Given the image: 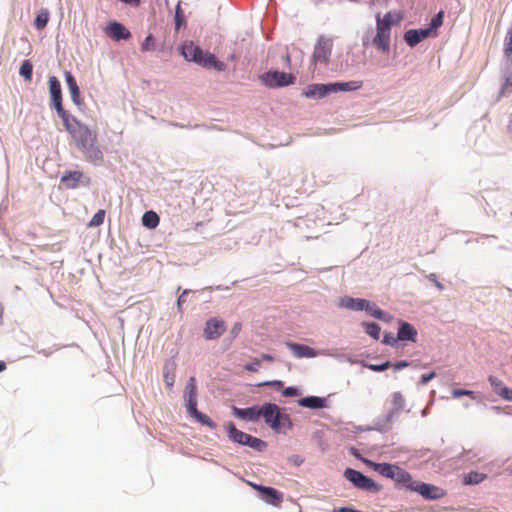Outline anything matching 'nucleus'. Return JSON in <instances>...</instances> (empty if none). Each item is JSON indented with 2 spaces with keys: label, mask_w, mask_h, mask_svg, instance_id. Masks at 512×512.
I'll list each match as a JSON object with an SVG mask.
<instances>
[{
  "label": "nucleus",
  "mask_w": 512,
  "mask_h": 512,
  "mask_svg": "<svg viewBox=\"0 0 512 512\" xmlns=\"http://www.w3.org/2000/svg\"><path fill=\"white\" fill-rule=\"evenodd\" d=\"M332 41L327 38H319L312 55L314 64L326 63L331 55Z\"/></svg>",
  "instance_id": "11"
},
{
  "label": "nucleus",
  "mask_w": 512,
  "mask_h": 512,
  "mask_svg": "<svg viewBox=\"0 0 512 512\" xmlns=\"http://www.w3.org/2000/svg\"><path fill=\"white\" fill-rule=\"evenodd\" d=\"M164 382L169 389H172L175 383V366L174 364L165 365L164 367Z\"/></svg>",
  "instance_id": "30"
},
{
  "label": "nucleus",
  "mask_w": 512,
  "mask_h": 512,
  "mask_svg": "<svg viewBox=\"0 0 512 512\" xmlns=\"http://www.w3.org/2000/svg\"><path fill=\"white\" fill-rule=\"evenodd\" d=\"M260 360L267 361V362H273L274 361V357L272 355H270V354H262Z\"/></svg>",
  "instance_id": "52"
},
{
  "label": "nucleus",
  "mask_w": 512,
  "mask_h": 512,
  "mask_svg": "<svg viewBox=\"0 0 512 512\" xmlns=\"http://www.w3.org/2000/svg\"><path fill=\"white\" fill-rule=\"evenodd\" d=\"M184 398L186 399L187 410H195L197 406V386L195 377H190L185 390Z\"/></svg>",
  "instance_id": "17"
},
{
  "label": "nucleus",
  "mask_w": 512,
  "mask_h": 512,
  "mask_svg": "<svg viewBox=\"0 0 512 512\" xmlns=\"http://www.w3.org/2000/svg\"><path fill=\"white\" fill-rule=\"evenodd\" d=\"M80 150L90 162L99 164L103 160V154L96 145V142L89 143L86 147H82Z\"/></svg>",
  "instance_id": "23"
},
{
  "label": "nucleus",
  "mask_w": 512,
  "mask_h": 512,
  "mask_svg": "<svg viewBox=\"0 0 512 512\" xmlns=\"http://www.w3.org/2000/svg\"><path fill=\"white\" fill-rule=\"evenodd\" d=\"M240 329H241L240 325H239V324H237V325H235V326H234V328H233V332H234V333H237Z\"/></svg>",
  "instance_id": "57"
},
{
  "label": "nucleus",
  "mask_w": 512,
  "mask_h": 512,
  "mask_svg": "<svg viewBox=\"0 0 512 512\" xmlns=\"http://www.w3.org/2000/svg\"><path fill=\"white\" fill-rule=\"evenodd\" d=\"M266 385H282V382L281 381H273V382H266L265 383Z\"/></svg>",
  "instance_id": "55"
},
{
  "label": "nucleus",
  "mask_w": 512,
  "mask_h": 512,
  "mask_svg": "<svg viewBox=\"0 0 512 512\" xmlns=\"http://www.w3.org/2000/svg\"><path fill=\"white\" fill-rule=\"evenodd\" d=\"M65 80H66L72 101L78 106L81 105L82 99H81V95H80V90H79L77 82H76L74 76L71 74V72H69V71L65 72Z\"/></svg>",
  "instance_id": "21"
},
{
  "label": "nucleus",
  "mask_w": 512,
  "mask_h": 512,
  "mask_svg": "<svg viewBox=\"0 0 512 512\" xmlns=\"http://www.w3.org/2000/svg\"><path fill=\"white\" fill-rule=\"evenodd\" d=\"M191 416H193L198 422H200L203 425L208 426L211 429L216 428V423L210 419L209 416L206 414H203L197 410V406H195V410H188Z\"/></svg>",
  "instance_id": "28"
},
{
  "label": "nucleus",
  "mask_w": 512,
  "mask_h": 512,
  "mask_svg": "<svg viewBox=\"0 0 512 512\" xmlns=\"http://www.w3.org/2000/svg\"><path fill=\"white\" fill-rule=\"evenodd\" d=\"M434 35L431 29H410L405 32L404 40L410 46L414 47L424 39Z\"/></svg>",
  "instance_id": "16"
},
{
  "label": "nucleus",
  "mask_w": 512,
  "mask_h": 512,
  "mask_svg": "<svg viewBox=\"0 0 512 512\" xmlns=\"http://www.w3.org/2000/svg\"><path fill=\"white\" fill-rule=\"evenodd\" d=\"M182 55L186 60L193 61L205 68H213L219 72L226 70V64L224 62L217 60L214 54L203 51L193 42L184 43L182 45Z\"/></svg>",
  "instance_id": "2"
},
{
  "label": "nucleus",
  "mask_w": 512,
  "mask_h": 512,
  "mask_svg": "<svg viewBox=\"0 0 512 512\" xmlns=\"http://www.w3.org/2000/svg\"><path fill=\"white\" fill-rule=\"evenodd\" d=\"M494 392L497 394V389H501L504 386V383L495 376H490L488 378Z\"/></svg>",
  "instance_id": "43"
},
{
  "label": "nucleus",
  "mask_w": 512,
  "mask_h": 512,
  "mask_svg": "<svg viewBox=\"0 0 512 512\" xmlns=\"http://www.w3.org/2000/svg\"><path fill=\"white\" fill-rule=\"evenodd\" d=\"M390 366H391V363L389 361H386L380 365H370L369 368L373 371L381 372V371L388 369Z\"/></svg>",
  "instance_id": "45"
},
{
  "label": "nucleus",
  "mask_w": 512,
  "mask_h": 512,
  "mask_svg": "<svg viewBox=\"0 0 512 512\" xmlns=\"http://www.w3.org/2000/svg\"><path fill=\"white\" fill-rule=\"evenodd\" d=\"M403 19L401 12L389 11L383 17L376 16V34L372 40L373 45L380 51H390L391 31L393 25H398Z\"/></svg>",
  "instance_id": "1"
},
{
  "label": "nucleus",
  "mask_w": 512,
  "mask_h": 512,
  "mask_svg": "<svg viewBox=\"0 0 512 512\" xmlns=\"http://www.w3.org/2000/svg\"><path fill=\"white\" fill-rule=\"evenodd\" d=\"M366 462L380 475L394 480L398 485L411 491L414 488L415 481L412 480L410 473L400 468L399 466L388 463H374L371 461Z\"/></svg>",
  "instance_id": "4"
},
{
  "label": "nucleus",
  "mask_w": 512,
  "mask_h": 512,
  "mask_svg": "<svg viewBox=\"0 0 512 512\" xmlns=\"http://www.w3.org/2000/svg\"><path fill=\"white\" fill-rule=\"evenodd\" d=\"M283 395L286 397H294L298 395V391L294 387H287L283 390Z\"/></svg>",
  "instance_id": "46"
},
{
  "label": "nucleus",
  "mask_w": 512,
  "mask_h": 512,
  "mask_svg": "<svg viewBox=\"0 0 512 512\" xmlns=\"http://www.w3.org/2000/svg\"><path fill=\"white\" fill-rule=\"evenodd\" d=\"M186 291H184L178 298V305L180 306L184 301H185V295H186Z\"/></svg>",
  "instance_id": "54"
},
{
  "label": "nucleus",
  "mask_w": 512,
  "mask_h": 512,
  "mask_svg": "<svg viewBox=\"0 0 512 512\" xmlns=\"http://www.w3.org/2000/svg\"><path fill=\"white\" fill-rule=\"evenodd\" d=\"M417 330L408 322H400L397 339L400 341L416 342Z\"/></svg>",
  "instance_id": "24"
},
{
  "label": "nucleus",
  "mask_w": 512,
  "mask_h": 512,
  "mask_svg": "<svg viewBox=\"0 0 512 512\" xmlns=\"http://www.w3.org/2000/svg\"><path fill=\"white\" fill-rule=\"evenodd\" d=\"M504 53L507 56L512 54V28L508 30L504 39Z\"/></svg>",
  "instance_id": "39"
},
{
  "label": "nucleus",
  "mask_w": 512,
  "mask_h": 512,
  "mask_svg": "<svg viewBox=\"0 0 512 512\" xmlns=\"http://www.w3.org/2000/svg\"><path fill=\"white\" fill-rule=\"evenodd\" d=\"M344 476L347 480L353 483V485L359 489L366 491H378V485L370 478L362 474L361 472L352 468H347L344 472Z\"/></svg>",
  "instance_id": "8"
},
{
  "label": "nucleus",
  "mask_w": 512,
  "mask_h": 512,
  "mask_svg": "<svg viewBox=\"0 0 512 512\" xmlns=\"http://www.w3.org/2000/svg\"><path fill=\"white\" fill-rule=\"evenodd\" d=\"M331 92V84H312L303 91V95L306 98H323Z\"/></svg>",
  "instance_id": "18"
},
{
  "label": "nucleus",
  "mask_w": 512,
  "mask_h": 512,
  "mask_svg": "<svg viewBox=\"0 0 512 512\" xmlns=\"http://www.w3.org/2000/svg\"><path fill=\"white\" fill-rule=\"evenodd\" d=\"M155 39L152 34H149L141 44L143 52L153 51L155 49Z\"/></svg>",
  "instance_id": "38"
},
{
  "label": "nucleus",
  "mask_w": 512,
  "mask_h": 512,
  "mask_svg": "<svg viewBox=\"0 0 512 512\" xmlns=\"http://www.w3.org/2000/svg\"><path fill=\"white\" fill-rule=\"evenodd\" d=\"M405 407L404 396L400 392H394L391 395L389 409L386 415V421L391 423Z\"/></svg>",
  "instance_id": "14"
},
{
  "label": "nucleus",
  "mask_w": 512,
  "mask_h": 512,
  "mask_svg": "<svg viewBox=\"0 0 512 512\" xmlns=\"http://www.w3.org/2000/svg\"><path fill=\"white\" fill-rule=\"evenodd\" d=\"M48 83L51 95V106H53L56 109L58 116L62 119L69 115V113L63 108L62 105L61 84L55 76L49 77Z\"/></svg>",
  "instance_id": "9"
},
{
  "label": "nucleus",
  "mask_w": 512,
  "mask_h": 512,
  "mask_svg": "<svg viewBox=\"0 0 512 512\" xmlns=\"http://www.w3.org/2000/svg\"><path fill=\"white\" fill-rule=\"evenodd\" d=\"M159 216L154 211H147L142 216V223L145 227L153 229L159 224Z\"/></svg>",
  "instance_id": "29"
},
{
  "label": "nucleus",
  "mask_w": 512,
  "mask_h": 512,
  "mask_svg": "<svg viewBox=\"0 0 512 512\" xmlns=\"http://www.w3.org/2000/svg\"><path fill=\"white\" fill-rule=\"evenodd\" d=\"M295 77L290 73L269 71L261 76L263 84L269 88L288 86L294 83Z\"/></svg>",
  "instance_id": "7"
},
{
  "label": "nucleus",
  "mask_w": 512,
  "mask_h": 512,
  "mask_svg": "<svg viewBox=\"0 0 512 512\" xmlns=\"http://www.w3.org/2000/svg\"><path fill=\"white\" fill-rule=\"evenodd\" d=\"M66 131L75 140L79 149L86 147L89 143L97 142V133L90 130L70 114L62 118Z\"/></svg>",
  "instance_id": "3"
},
{
  "label": "nucleus",
  "mask_w": 512,
  "mask_h": 512,
  "mask_svg": "<svg viewBox=\"0 0 512 512\" xmlns=\"http://www.w3.org/2000/svg\"><path fill=\"white\" fill-rule=\"evenodd\" d=\"M233 413L236 417L243 419V420L258 421L260 419L258 405L252 406L249 408H245V409L234 407Z\"/></svg>",
  "instance_id": "22"
},
{
  "label": "nucleus",
  "mask_w": 512,
  "mask_h": 512,
  "mask_svg": "<svg viewBox=\"0 0 512 512\" xmlns=\"http://www.w3.org/2000/svg\"><path fill=\"white\" fill-rule=\"evenodd\" d=\"M259 414L260 418L263 417L265 423L276 432H280L284 428L291 427L289 416L282 414L276 404L266 403L259 406Z\"/></svg>",
  "instance_id": "5"
},
{
  "label": "nucleus",
  "mask_w": 512,
  "mask_h": 512,
  "mask_svg": "<svg viewBox=\"0 0 512 512\" xmlns=\"http://www.w3.org/2000/svg\"><path fill=\"white\" fill-rule=\"evenodd\" d=\"M407 366H408V362L400 361V362H397L396 364H394V369L395 370H401V369H403V368H405Z\"/></svg>",
  "instance_id": "51"
},
{
  "label": "nucleus",
  "mask_w": 512,
  "mask_h": 512,
  "mask_svg": "<svg viewBox=\"0 0 512 512\" xmlns=\"http://www.w3.org/2000/svg\"><path fill=\"white\" fill-rule=\"evenodd\" d=\"M226 330L225 322L218 318L213 317L207 320L203 336L206 340H215L218 339Z\"/></svg>",
  "instance_id": "12"
},
{
  "label": "nucleus",
  "mask_w": 512,
  "mask_h": 512,
  "mask_svg": "<svg viewBox=\"0 0 512 512\" xmlns=\"http://www.w3.org/2000/svg\"><path fill=\"white\" fill-rule=\"evenodd\" d=\"M363 85L362 81H350L342 83H331L332 92L337 91H354L360 89Z\"/></svg>",
  "instance_id": "25"
},
{
  "label": "nucleus",
  "mask_w": 512,
  "mask_h": 512,
  "mask_svg": "<svg viewBox=\"0 0 512 512\" xmlns=\"http://www.w3.org/2000/svg\"><path fill=\"white\" fill-rule=\"evenodd\" d=\"M435 372H430L427 374H422L421 376V383L427 384L430 380H432L435 377Z\"/></svg>",
  "instance_id": "47"
},
{
  "label": "nucleus",
  "mask_w": 512,
  "mask_h": 512,
  "mask_svg": "<svg viewBox=\"0 0 512 512\" xmlns=\"http://www.w3.org/2000/svg\"><path fill=\"white\" fill-rule=\"evenodd\" d=\"M497 395L507 401H512V389L505 385L501 389H497Z\"/></svg>",
  "instance_id": "42"
},
{
  "label": "nucleus",
  "mask_w": 512,
  "mask_h": 512,
  "mask_svg": "<svg viewBox=\"0 0 512 512\" xmlns=\"http://www.w3.org/2000/svg\"><path fill=\"white\" fill-rule=\"evenodd\" d=\"M90 183V178H86V181H85V184H89Z\"/></svg>",
  "instance_id": "59"
},
{
  "label": "nucleus",
  "mask_w": 512,
  "mask_h": 512,
  "mask_svg": "<svg viewBox=\"0 0 512 512\" xmlns=\"http://www.w3.org/2000/svg\"><path fill=\"white\" fill-rule=\"evenodd\" d=\"M412 491L418 492L425 499L431 500L442 498L445 495V492L441 488L422 482H415Z\"/></svg>",
  "instance_id": "13"
},
{
  "label": "nucleus",
  "mask_w": 512,
  "mask_h": 512,
  "mask_svg": "<svg viewBox=\"0 0 512 512\" xmlns=\"http://www.w3.org/2000/svg\"><path fill=\"white\" fill-rule=\"evenodd\" d=\"M286 346L292 351L296 358H312L317 355L313 348L306 345L294 342H286Z\"/></svg>",
  "instance_id": "19"
},
{
  "label": "nucleus",
  "mask_w": 512,
  "mask_h": 512,
  "mask_svg": "<svg viewBox=\"0 0 512 512\" xmlns=\"http://www.w3.org/2000/svg\"><path fill=\"white\" fill-rule=\"evenodd\" d=\"M228 437L235 443L247 445L256 451H263L267 444L260 438L238 430L233 423L227 425Z\"/></svg>",
  "instance_id": "6"
},
{
  "label": "nucleus",
  "mask_w": 512,
  "mask_h": 512,
  "mask_svg": "<svg viewBox=\"0 0 512 512\" xmlns=\"http://www.w3.org/2000/svg\"><path fill=\"white\" fill-rule=\"evenodd\" d=\"M105 210L100 209L95 215L92 217L90 222L88 223V227H99L104 223L105 219Z\"/></svg>",
  "instance_id": "37"
},
{
  "label": "nucleus",
  "mask_w": 512,
  "mask_h": 512,
  "mask_svg": "<svg viewBox=\"0 0 512 512\" xmlns=\"http://www.w3.org/2000/svg\"><path fill=\"white\" fill-rule=\"evenodd\" d=\"M333 512H355V509L348 508V507H341V508L335 509Z\"/></svg>",
  "instance_id": "53"
},
{
  "label": "nucleus",
  "mask_w": 512,
  "mask_h": 512,
  "mask_svg": "<svg viewBox=\"0 0 512 512\" xmlns=\"http://www.w3.org/2000/svg\"><path fill=\"white\" fill-rule=\"evenodd\" d=\"M175 19H176V26L178 28L180 26V23H181V7H180V4H178L177 7H176Z\"/></svg>",
  "instance_id": "49"
},
{
  "label": "nucleus",
  "mask_w": 512,
  "mask_h": 512,
  "mask_svg": "<svg viewBox=\"0 0 512 512\" xmlns=\"http://www.w3.org/2000/svg\"><path fill=\"white\" fill-rule=\"evenodd\" d=\"M250 486L262 494V500L267 504L278 507L283 502V494L275 488L255 483H250Z\"/></svg>",
  "instance_id": "10"
},
{
  "label": "nucleus",
  "mask_w": 512,
  "mask_h": 512,
  "mask_svg": "<svg viewBox=\"0 0 512 512\" xmlns=\"http://www.w3.org/2000/svg\"><path fill=\"white\" fill-rule=\"evenodd\" d=\"M19 74L27 81L32 80L33 65L29 60H24L21 64Z\"/></svg>",
  "instance_id": "34"
},
{
  "label": "nucleus",
  "mask_w": 512,
  "mask_h": 512,
  "mask_svg": "<svg viewBox=\"0 0 512 512\" xmlns=\"http://www.w3.org/2000/svg\"><path fill=\"white\" fill-rule=\"evenodd\" d=\"M486 478L485 474L471 471L464 476V483L467 485L479 484Z\"/></svg>",
  "instance_id": "32"
},
{
  "label": "nucleus",
  "mask_w": 512,
  "mask_h": 512,
  "mask_svg": "<svg viewBox=\"0 0 512 512\" xmlns=\"http://www.w3.org/2000/svg\"><path fill=\"white\" fill-rule=\"evenodd\" d=\"M106 35L115 40H127L131 37L130 31L119 22H112L105 28Z\"/></svg>",
  "instance_id": "15"
},
{
  "label": "nucleus",
  "mask_w": 512,
  "mask_h": 512,
  "mask_svg": "<svg viewBox=\"0 0 512 512\" xmlns=\"http://www.w3.org/2000/svg\"><path fill=\"white\" fill-rule=\"evenodd\" d=\"M452 397L453 398H459L461 396H469L471 397L472 399H475V394L473 391L471 390H466V389H454L452 390Z\"/></svg>",
  "instance_id": "41"
},
{
  "label": "nucleus",
  "mask_w": 512,
  "mask_h": 512,
  "mask_svg": "<svg viewBox=\"0 0 512 512\" xmlns=\"http://www.w3.org/2000/svg\"><path fill=\"white\" fill-rule=\"evenodd\" d=\"M49 21V12L46 9L41 10V12L37 15L34 25L36 29L42 30L46 27Z\"/></svg>",
  "instance_id": "33"
},
{
  "label": "nucleus",
  "mask_w": 512,
  "mask_h": 512,
  "mask_svg": "<svg viewBox=\"0 0 512 512\" xmlns=\"http://www.w3.org/2000/svg\"><path fill=\"white\" fill-rule=\"evenodd\" d=\"M83 173L80 171H67L61 177V184L67 189H75L83 179Z\"/></svg>",
  "instance_id": "20"
},
{
  "label": "nucleus",
  "mask_w": 512,
  "mask_h": 512,
  "mask_svg": "<svg viewBox=\"0 0 512 512\" xmlns=\"http://www.w3.org/2000/svg\"><path fill=\"white\" fill-rule=\"evenodd\" d=\"M363 310L377 319L384 318V312L375 303H372L368 300H365Z\"/></svg>",
  "instance_id": "31"
},
{
  "label": "nucleus",
  "mask_w": 512,
  "mask_h": 512,
  "mask_svg": "<svg viewBox=\"0 0 512 512\" xmlns=\"http://www.w3.org/2000/svg\"><path fill=\"white\" fill-rule=\"evenodd\" d=\"M286 61L289 63L290 62V56L287 54L286 55Z\"/></svg>",
  "instance_id": "58"
},
{
  "label": "nucleus",
  "mask_w": 512,
  "mask_h": 512,
  "mask_svg": "<svg viewBox=\"0 0 512 512\" xmlns=\"http://www.w3.org/2000/svg\"><path fill=\"white\" fill-rule=\"evenodd\" d=\"M364 325H365L366 333L368 335H370L375 340H378L380 338L381 328L377 323L372 322V323H366Z\"/></svg>",
  "instance_id": "36"
},
{
  "label": "nucleus",
  "mask_w": 512,
  "mask_h": 512,
  "mask_svg": "<svg viewBox=\"0 0 512 512\" xmlns=\"http://www.w3.org/2000/svg\"><path fill=\"white\" fill-rule=\"evenodd\" d=\"M299 405L302 407L319 409L325 406V400L316 396H309L299 400Z\"/></svg>",
  "instance_id": "26"
},
{
  "label": "nucleus",
  "mask_w": 512,
  "mask_h": 512,
  "mask_svg": "<svg viewBox=\"0 0 512 512\" xmlns=\"http://www.w3.org/2000/svg\"><path fill=\"white\" fill-rule=\"evenodd\" d=\"M5 368H6V364H5V362L0 361V372H2L3 370H5Z\"/></svg>",
  "instance_id": "56"
},
{
  "label": "nucleus",
  "mask_w": 512,
  "mask_h": 512,
  "mask_svg": "<svg viewBox=\"0 0 512 512\" xmlns=\"http://www.w3.org/2000/svg\"><path fill=\"white\" fill-rule=\"evenodd\" d=\"M429 279H430L431 281H433V282H434L435 286H436L439 290H443V289H444L443 285H442V284H441V283L436 279V275H435V274H431V275L429 276Z\"/></svg>",
  "instance_id": "50"
},
{
  "label": "nucleus",
  "mask_w": 512,
  "mask_h": 512,
  "mask_svg": "<svg viewBox=\"0 0 512 512\" xmlns=\"http://www.w3.org/2000/svg\"><path fill=\"white\" fill-rule=\"evenodd\" d=\"M502 94H512V72L509 73L504 80L502 85Z\"/></svg>",
  "instance_id": "40"
},
{
  "label": "nucleus",
  "mask_w": 512,
  "mask_h": 512,
  "mask_svg": "<svg viewBox=\"0 0 512 512\" xmlns=\"http://www.w3.org/2000/svg\"><path fill=\"white\" fill-rule=\"evenodd\" d=\"M261 365V360L255 358L251 363L245 365V369L250 372H257Z\"/></svg>",
  "instance_id": "44"
},
{
  "label": "nucleus",
  "mask_w": 512,
  "mask_h": 512,
  "mask_svg": "<svg viewBox=\"0 0 512 512\" xmlns=\"http://www.w3.org/2000/svg\"><path fill=\"white\" fill-rule=\"evenodd\" d=\"M397 341H398V339L394 338L393 335H391V334H386L384 336V340H383L384 343L391 344V345L395 344Z\"/></svg>",
  "instance_id": "48"
},
{
  "label": "nucleus",
  "mask_w": 512,
  "mask_h": 512,
  "mask_svg": "<svg viewBox=\"0 0 512 512\" xmlns=\"http://www.w3.org/2000/svg\"><path fill=\"white\" fill-rule=\"evenodd\" d=\"M444 12L439 11L431 20L430 26L428 29H431V32L434 35H437L436 30L443 24Z\"/></svg>",
  "instance_id": "35"
},
{
  "label": "nucleus",
  "mask_w": 512,
  "mask_h": 512,
  "mask_svg": "<svg viewBox=\"0 0 512 512\" xmlns=\"http://www.w3.org/2000/svg\"><path fill=\"white\" fill-rule=\"evenodd\" d=\"M364 304H365V299H358V298L355 299V298H351V297H345V298L341 299V302H340L341 307H344V308H347L350 310H355V311L363 310Z\"/></svg>",
  "instance_id": "27"
}]
</instances>
